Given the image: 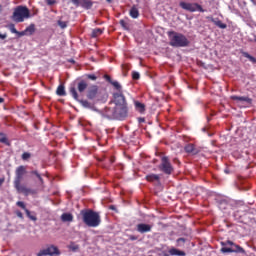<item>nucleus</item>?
<instances>
[{
  "label": "nucleus",
  "instance_id": "obj_13",
  "mask_svg": "<svg viewBox=\"0 0 256 256\" xmlns=\"http://www.w3.org/2000/svg\"><path fill=\"white\" fill-rule=\"evenodd\" d=\"M184 151H186V153H189L190 155H199V153H201V149L199 147H196L193 143L187 144L184 147Z\"/></svg>",
  "mask_w": 256,
  "mask_h": 256
},
{
  "label": "nucleus",
  "instance_id": "obj_46",
  "mask_svg": "<svg viewBox=\"0 0 256 256\" xmlns=\"http://www.w3.org/2000/svg\"><path fill=\"white\" fill-rule=\"evenodd\" d=\"M16 35H19V37H23V35H25V32H19V33H16Z\"/></svg>",
  "mask_w": 256,
  "mask_h": 256
},
{
  "label": "nucleus",
  "instance_id": "obj_39",
  "mask_svg": "<svg viewBox=\"0 0 256 256\" xmlns=\"http://www.w3.org/2000/svg\"><path fill=\"white\" fill-rule=\"evenodd\" d=\"M185 241H186L185 238H178L177 239L178 245H184Z\"/></svg>",
  "mask_w": 256,
  "mask_h": 256
},
{
  "label": "nucleus",
  "instance_id": "obj_53",
  "mask_svg": "<svg viewBox=\"0 0 256 256\" xmlns=\"http://www.w3.org/2000/svg\"><path fill=\"white\" fill-rule=\"evenodd\" d=\"M0 11H1V5H0Z\"/></svg>",
  "mask_w": 256,
  "mask_h": 256
},
{
  "label": "nucleus",
  "instance_id": "obj_27",
  "mask_svg": "<svg viewBox=\"0 0 256 256\" xmlns=\"http://www.w3.org/2000/svg\"><path fill=\"white\" fill-rule=\"evenodd\" d=\"M111 85H113V87L116 89V93H121V95H123V90H122V87H121V84L118 82V81H113L111 83Z\"/></svg>",
  "mask_w": 256,
  "mask_h": 256
},
{
  "label": "nucleus",
  "instance_id": "obj_25",
  "mask_svg": "<svg viewBox=\"0 0 256 256\" xmlns=\"http://www.w3.org/2000/svg\"><path fill=\"white\" fill-rule=\"evenodd\" d=\"M160 177L157 174H148L146 175V181L153 183V181H159Z\"/></svg>",
  "mask_w": 256,
  "mask_h": 256
},
{
  "label": "nucleus",
  "instance_id": "obj_15",
  "mask_svg": "<svg viewBox=\"0 0 256 256\" xmlns=\"http://www.w3.org/2000/svg\"><path fill=\"white\" fill-rule=\"evenodd\" d=\"M232 101H244L245 103H248L251 105L253 103V99L247 97V96H231Z\"/></svg>",
  "mask_w": 256,
  "mask_h": 256
},
{
  "label": "nucleus",
  "instance_id": "obj_22",
  "mask_svg": "<svg viewBox=\"0 0 256 256\" xmlns=\"http://www.w3.org/2000/svg\"><path fill=\"white\" fill-rule=\"evenodd\" d=\"M135 105V109L136 111H138V113H145V104L139 102V101H136L134 103Z\"/></svg>",
  "mask_w": 256,
  "mask_h": 256
},
{
  "label": "nucleus",
  "instance_id": "obj_2",
  "mask_svg": "<svg viewBox=\"0 0 256 256\" xmlns=\"http://www.w3.org/2000/svg\"><path fill=\"white\" fill-rule=\"evenodd\" d=\"M82 221L87 227H99L101 225V215L91 209H83L80 211Z\"/></svg>",
  "mask_w": 256,
  "mask_h": 256
},
{
  "label": "nucleus",
  "instance_id": "obj_38",
  "mask_svg": "<svg viewBox=\"0 0 256 256\" xmlns=\"http://www.w3.org/2000/svg\"><path fill=\"white\" fill-rule=\"evenodd\" d=\"M104 79H106V81H108V83H113V79H111V76H109V75H104Z\"/></svg>",
  "mask_w": 256,
  "mask_h": 256
},
{
  "label": "nucleus",
  "instance_id": "obj_10",
  "mask_svg": "<svg viewBox=\"0 0 256 256\" xmlns=\"http://www.w3.org/2000/svg\"><path fill=\"white\" fill-rule=\"evenodd\" d=\"M87 99L90 101H99V87L97 85H93L88 89Z\"/></svg>",
  "mask_w": 256,
  "mask_h": 256
},
{
  "label": "nucleus",
  "instance_id": "obj_23",
  "mask_svg": "<svg viewBox=\"0 0 256 256\" xmlns=\"http://www.w3.org/2000/svg\"><path fill=\"white\" fill-rule=\"evenodd\" d=\"M101 35H103V29H101V28H96V29H93V30H92L91 37H92L93 39H95V38H97V37H99V36H101Z\"/></svg>",
  "mask_w": 256,
  "mask_h": 256
},
{
  "label": "nucleus",
  "instance_id": "obj_16",
  "mask_svg": "<svg viewBox=\"0 0 256 256\" xmlns=\"http://www.w3.org/2000/svg\"><path fill=\"white\" fill-rule=\"evenodd\" d=\"M169 255H172V256H185L187 255L185 253V251L183 250H179L177 248H171L169 251H168Z\"/></svg>",
  "mask_w": 256,
  "mask_h": 256
},
{
  "label": "nucleus",
  "instance_id": "obj_40",
  "mask_svg": "<svg viewBox=\"0 0 256 256\" xmlns=\"http://www.w3.org/2000/svg\"><path fill=\"white\" fill-rule=\"evenodd\" d=\"M16 215L19 217V219H23V213L21 211L17 210Z\"/></svg>",
  "mask_w": 256,
  "mask_h": 256
},
{
  "label": "nucleus",
  "instance_id": "obj_12",
  "mask_svg": "<svg viewBox=\"0 0 256 256\" xmlns=\"http://www.w3.org/2000/svg\"><path fill=\"white\" fill-rule=\"evenodd\" d=\"M152 230H153V225L151 224L139 223L136 225V231L138 233H141L142 235L145 233H151Z\"/></svg>",
  "mask_w": 256,
  "mask_h": 256
},
{
  "label": "nucleus",
  "instance_id": "obj_36",
  "mask_svg": "<svg viewBox=\"0 0 256 256\" xmlns=\"http://www.w3.org/2000/svg\"><path fill=\"white\" fill-rule=\"evenodd\" d=\"M17 207H20L21 209H23L25 211V209H27V207L25 206V202L23 201H18L16 203Z\"/></svg>",
  "mask_w": 256,
  "mask_h": 256
},
{
  "label": "nucleus",
  "instance_id": "obj_31",
  "mask_svg": "<svg viewBox=\"0 0 256 256\" xmlns=\"http://www.w3.org/2000/svg\"><path fill=\"white\" fill-rule=\"evenodd\" d=\"M120 25L125 31H129V24L125 20H120Z\"/></svg>",
  "mask_w": 256,
  "mask_h": 256
},
{
  "label": "nucleus",
  "instance_id": "obj_19",
  "mask_svg": "<svg viewBox=\"0 0 256 256\" xmlns=\"http://www.w3.org/2000/svg\"><path fill=\"white\" fill-rule=\"evenodd\" d=\"M70 95H72L73 99H75L76 101L79 100V94L77 93V88L75 87V84H71L70 88Z\"/></svg>",
  "mask_w": 256,
  "mask_h": 256
},
{
  "label": "nucleus",
  "instance_id": "obj_1",
  "mask_svg": "<svg viewBox=\"0 0 256 256\" xmlns=\"http://www.w3.org/2000/svg\"><path fill=\"white\" fill-rule=\"evenodd\" d=\"M114 107H106L104 117L107 119H116L117 121H125L129 116V107H127V99L121 93L113 94Z\"/></svg>",
  "mask_w": 256,
  "mask_h": 256
},
{
  "label": "nucleus",
  "instance_id": "obj_42",
  "mask_svg": "<svg viewBox=\"0 0 256 256\" xmlns=\"http://www.w3.org/2000/svg\"><path fill=\"white\" fill-rule=\"evenodd\" d=\"M71 3H73V5L76 7H79V0H71Z\"/></svg>",
  "mask_w": 256,
  "mask_h": 256
},
{
  "label": "nucleus",
  "instance_id": "obj_49",
  "mask_svg": "<svg viewBox=\"0 0 256 256\" xmlns=\"http://www.w3.org/2000/svg\"><path fill=\"white\" fill-rule=\"evenodd\" d=\"M1 103H5V99L2 98V97H0V104H1Z\"/></svg>",
  "mask_w": 256,
  "mask_h": 256
},
{
  "label": "nucleus",
  "instance_id": "obj_45",
  "mask_svg": "<svg viewBox=\"0 0 256 256\" xmlns=\"http://www.w3.org/2000/svg\"><path fill=\"white\" fill-rule=\"evenodd\" d=\"M11 32L15 33L17 35V33H19V31H17V29H15V27L11 28Z\"/></svg>",
  "mask_w": 256,
  "mask_h": 256
},
{
  "label": "nucleus",
  "instance_id": "obj_18",
  "mask_svg": "<svg viewBox=\"0 0 256 256\" xmlns=\"http://www.w3.org/2000/svg\"><path fill=\"white\" fill-rule=\"evenodd\" d=\"M61 221H63V223H71L73 221V214L63 213L61 215Z\"/></svg>",
  "mask_w": 256,
  "mask_h": 256
},
{
  "label": "nucleus",
  "instance_id": "obj_34",
  "mask_svg": "<svg viewBox=\"0 0 256 256\" xmlns=\"http://www.w3.org/2000/svg\"><path fill=\"white\" fill-rule=\"evenodd\" d=\"M25 31L32 35V33H35V25L31 24Z\"/></svg>",
  "mask_w": 256,
  "mask_h": 256
},
{
  "label": "nucleus",
  "instance_id": "obj_7",
  "mask_svg": "<svg viewBox=\"0 0 256 256\" xmlns=\"http://www.w3.org/2000/svg\"><path fill=\"white\" fill-rule=\"evenodd\" d=\"M158 169L165 175H171L173 173L174 169L171 161L169 160V157L164 156L161 158V163L158 166Z\"/></svg>",
  "mask_w": 256,
  "mask_h": 256
},
{
  "label": "nucleus",
  "instance_id": "obj_35",
  "mask_svg": "<svg viewBox=\"0 0 256 256\" xmlns=\"http://www.w3.org/2000/svg\"><path fill=\"white\" fill-rule=\"evenodd\" d=\"M58 25L61 29H67V22L58 20Z\"/></svg>",
  "mask_w": 256,
  "mask_h": 256
},
{
  "label": "nucleus",
  "instance_id": "obj_50",
  "mask_svg": "<svg viewBox=\"0 0 256 256\" xmlns=\"http://www.w3.org/2000/svg\"><path fill=\"white\" fill-rule=\"evenodd\" d=\"M79 249L78 245H74V251H77Z\"/></svg>",
  "mask_w": 256,
  "mask_h": 256
},
{
  "label": "nucleus",
  "instance_id": "obj_14",
  "mask_svg": "<svg viewBox=\"0 0 256 256\" xmlns=\"http://www.w3.org/2000/svg\"><path fill=\"white\" fill-rule=\"evenodd\" d=\"M80 104L84 109H90L91 111H97V108L95 107V101L89 102V100H80Z\"/></svg>",
  "mask_w": 256,
  "mask_h": 256
},
{
  "label": "nucleus",
  "instance_id": "obj_4",
  "mask_svg": "<svg viewBox=\"0 0 256 256\" xmlns=\"http://www.w3.org/2000/svg\"><path fill=\"white\" fill-rule=\"evenodd\" d=\"M168 37L170 41L169 45L171 47H189V44L191 43L186 35L179 32L169 31Z\"/></svg>",
  "mask_w": 256,
  "mask_h": 256
},
{
  "label": "nucleus",
  "instance_id": "obj_3",
  "mask_svg": "<svg viewBox=\"0 0 256 256\" xmlns=\"http://www.w3.org/2000/svg\"><path fill=\"white\" fill-rule=\"evenodd\" d=\"M27 173L26 166H18L15 171V179H14V187L18 193H24V195H29L31 193V189L21 185V181H23L24 175Z\"/></svg>",
  "mask_w": 256,
  "mask_h": 256
},
{
  "label": "nucleus",
  "instance_id": "obj_17",
  "mask_svg": "<svg viewBox=\"0 0 256 256\" xmlns=\"http://www.w3.org/2000/svg\"><path fill=\"white\" fill-rule=\"evenodd\" d=\"M79 7H83V9H91L93 7V2L89 0H79Z\"/></svg>",
  "mask_w": 256,
  "mask_h": 256
},
{
  "label": "nucleus",
  "instance_id": "obj_6",
  "mask_svg": "<svg viewBox=\"0 0 256 256\" xmlns=\"http://www.w3.org/2000/svg\"><path fill=\"white\" fill-rule=\"evenodd\" d=\"M222 248L220 249L221 253H245V250L233 243V241L221 242Z\"/></svg>",
  "mask_w": 256,
  "mask_h": 256
},
{
  "label": "nucleus",
  "instance_id": "obj_51",
  "mask_svg": "<svg viewBox=\"0 0 256 256\" xmlns=\"http://www.w3.org/2000/svg\"><path fill=\"white\" fill-rule=\"evenodd\" d=\"M174 161H177V162H179V160H177V159H174Z\"/></svg>",
  "mask_w": 256,
  "mask_h": 256
},
{
  "label": "nucleus",
  "instance_id": "obj_37",
  "mask_svg": "<svg viewBox=\"0 0 256 256\" xmlns=\"http://www.w3.org/2000/svg\"><path fill=\"white\" fill-rule=\"evenodd\" d=\"M87 79H90L91 81H97V76L95 74H87Z\"/></svg>",
  "mask_w": 256,
  "mask_h": 256
},
{
  "label": "nucleus",
  "instance_id": "obj_21",
  "mask_svg": "<svg viewBox=\"0 0 256 256\" xmlns=\"http://www.w3.org/2000/svg\"><path fill=\"white\" fill-rule=\"evenodd\" d=\"M56 95H58L59 97H65V95H67V93L65 92V86L63 84L57 87Z\"/></svg>",
  "mask_w": 256,
  "mask_h": 256
},
{
  "label": "nucleus",
  "instance_id": "obj_20",
  "mask_svg": "<svg viewBox=\"0 0 256 256\" xmlns=\"http://www.w3.org/2000/svg\"><path fill=\"white\" fill-rule=\"evenodd\" d=\"M87 87H88V84H87V82H85V80H82V81H80V82L77 84V89H78L79 93L85 92V90L87 89Z\"/></svg>",
  "mask_w": 256,
  "mask_h": 256
},
{
  "label": "nucleus",
  "instance_id": "obj_52",
  "mask_svg": "<svg viewBox=\"0 0 256 256\" xmlns=\"http://www.w3.org/2000/svg\"><path fill=\"white\" fill-rule=\"evenodd\" d=\"M140 121H145L144 119H140Z\"/></svg>",
  "mask_w": 256,
  "mask_h": 256
},
{
  "label": "nucleus",
  "instance_id": "obj_24",
  "mask_svg": "<svg viewBox=\"0 0 256 256\" xmlns=\"http://www.w3.org/2000/svg\"><path fill=\"white\" fill-rule=\"evenodd\" d=\"M212 23H214L216 27H219V29H227V24L223 23L221 20H215L212 18Z\"/></svg>",
  "mask_w": 256,
  "mask_h": 256
},
{
  "label": "nucleus",
  "instance_id": "obj_41",
  "mask_svg": "<svg viewBox=\"0 0 256 256\" xmlns=\"http://www.w3.org/2000/svg\"><path fill=\"white\" fill-rule=\"evenodd\" d=\"M129 239H130V241H137L138 237L135 235H130Z\"/></svg>",
  "mask_w": 256,
  "mask_h": 256
},
{
  "label": "nucleus",
  "instance_id": "obj_30",
  "mask_svg": "<svg viewBox=\"0 0 256 256\" xmlns=\"http://www.w3.org/2000/svg\"><path fill=\"white\" fill-rule=\"evenodd\" d=\"M25 213L27 217L31 219V221H37V216L31 215V211H29V209H25Z\"/></svg>",
  "mask_w": 256,
  "mask_h": 256
},
{
  "label": "nucleus",
  "instance_id": "obj_47",
  "mask_svg": "<svg viewBox=\"0 0 256 256\" xmlns=\"http://www.w3.org/2000/svg\"><path fill=\"white\" fill-rule=\"evenodd\" d=\"M5 183V178H0V185H3Z\"/></svg>",
  "mask_w": 256,
  "mask_h": 256
},
{
  "label": "nucleus",
  "instance_id": "obj_44",
  "mask_svg": "<svg viewBox=\"0 0 256 256\" xmlns=\"http://www.w3.org/2000/svg\"><path fill=\"white\" fill-rule=\"evenodd\" d=\"M0 39H7V34H2L1 32H0Z\"/></svg>",
  "mask_w": 256,
  "mask_h": 256
},
{
  "label": "nucleus",
  "instance_id": "obj_11",
  "mask_svg": "<svg viewBox=\"0 0 256 256\" xmlns=\"http://www.w3.org/2000/svg\"><path fill=\"white\" fill-rule=\"evenodd\" d=\"M30 178L33 181L38 180L37 183H38L39 187H41L42 189H45V180L43 179V176L41 175V173H39V171H37V170L30 171Z\"/></svg>",
  "mask_w": 256,
  "mask_h": 256
},
{
  "label": "nucleus",
  "instance_id": "obj_48",
  "mask_svg": "<svg viewBox=\"0 0 256 256\" xmlns=\"http://www.w3.org/2000/svg\"><path fill=\"white\" fill-rule=\"evenodd\" d=\"M110 163H115V157L112 156V157L110 158Z\"/></svg>",
  "mask_w": 256,
  "mask_h": 256
},
{
  "label": "nucleus",
  "instance_id": "obj_26",
  "mask_svg": "<svg viewBox=\"0 0 256 256\" xmlns=\"http://www.w3.org/2000/svg\"><path fill=\"white\" fill-rule=\"evenodd\" d=\"M130 17H132V19H137L139 17V9H137V7H132L130 9Z\"/></svg>",
  "mask_w": 256,
  "mask_h": 256
},
{
  "label": "nucleus",
  "instance_id": "obj_43",
  "mask_svg": "<svg viewBox=\"0 0 256 256\" xmlns=\"http://www.w3.org/2000/svg\"><path fill=\"white\" fill-rule=\"evenodd\" d=\"M47 5H55V0H46Z\"/></svg>",
  "mask_w": 256,
  "mask_h": 256
},
{
  "label": "nucleus",
  "instance_id": "obj_29",
  "mask_svg": "<svg viewBox=\"0 0 256 256\" xmlns=\"http://www.w3.org/2000/svg\"><path fill=\"white\" fill-rule=\"evenodd\" d=\"M243 56L246 57V59H249V61H251V63H256V58L251 56L249 53L244 52Z\"/></svg>",
  "mask_w": 256,
  "mask_h": 256
},
{
  "label": "nucleus",
  "instance_id": "obj_8",
  "mask_svg": "<svg viewBox=\"0 0 256 256\" xmlns=\"http://www.w3.org/2000/svg\"><path fill=\"white\" fill-rule=\"evenodd\" d=\"M179 6L185 11H190V13H195V11L205 13V9H203V7L197 3L180 2Z\"/></svg>",
  "mask_w": 256,
  "mask_h": 256
},
{
  "label": "nucleus",
  "instance_id": "obj_5",
  "mask_svg": "<svg viewBox=\"0 0 256 256\" xmlns=\"http://www.w3.org/2000/svg\"><path fill=\"white\" fill-rule=\"evenodd\" d=\"M29 17H31V12L27 6H17L12 15L13 21L16 23H23Z\"/></svg>",
  "mask_w": 256,
  "mask_h": 256
},
{
  "label": "nucleus",
  "instance_id": "obj_33",
  "mask_svg": "<svg viewBox=\"0 0 256 256\" xmlns=\"http://www.w3.org/2000/svg\"><path fill=\"white\" fill-rule=\"evenodd\" d=\"M141 78V75L139 74V72H132V79L134 81H139V79Z\"/></svg>",
  "mask_w": 256,
  "mask_h": 256
},
{
  "label": "nucleus",
  "instance_id": "obj_28",
  "mask_svg": "<svg viewBox=\"0 0 256 256\" xmlns=\"http://www.w3.org/2000/svg\"><path fill=\"white\" fill-rule=\"evenodd\" d=\"M0 143H4L5 145H9V141L7 140V135H5V133L0 132Z\"/></svg>",
  "mask_w": 256,
  "mask_h": 256
},
{
  "label": "nucleus",
  "instance_id": "obj_9",
  "mask_svg": "<svg viewBox=\"0 0 256 256\" xmlns=\"http://www.w3.org/2000/svg\"><path fill=\"white\" fill-rule=\"evenodd\" d=\"M45 255H50V256L61 255V252L59 251V248L52 245L46 249L40 250L39 253L37 254V256H45Z\"/></svg>",
  "mask_w": 256,
  "mask_h": 256
},
{
  "label": "nucleus",
  "instance_id": "obj_32",
  "mask_svg": "<svg viewBox=\"0 0 256 256\" xmlns=\"http://www.w3.org/2000/svg\"><path fill=\"white\" fill-rule=\"evenodd\" d=\"M29 159H31V153H29V152H24V153L22 154V160H23V161H29Z\"/></svg>",
  "mask_w": 256,
  "mask_h": 256
}]
</instances>
